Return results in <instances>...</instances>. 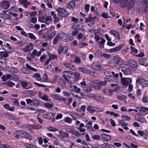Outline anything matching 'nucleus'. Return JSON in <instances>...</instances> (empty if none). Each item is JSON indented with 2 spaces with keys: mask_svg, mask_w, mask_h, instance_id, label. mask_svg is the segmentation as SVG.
I'll use <instances>...</instances> for the list:
<instances>
[{
  "mask_svg": "<svg viewBox=\"0 0 148 148\" xmlns=\"http://www.w3.org/2000/svg\"><path fill=\"white\" fill-rule=\"evenodd\" d=\"M123 60L119 57L116 56L111 59L108 63V66L113 67L117 65L120 62H123Z\"/></svg>",
  "mask_w": 148,
  "mask_h": 148,
  "instance_id": "nucleus-1",
  "label": "nucleus"
},
{
  "mask_svg": "<svg viewBox=\"0 0 148 148\" xmlns=\"http://www.w3.org/2000/svg\"><path fill=\"white\" fill-rule=\"evenodd\" d=\"M119 66L121 68L122 71L124 75H128L131 73L132 69L127 64L125 63L121 64H119Z\"/></svg>",
  "mask_w": 148,
  "mask_h": 148,
  "instance_id": "nucleus-2",
  "label": "nucleus"
},
{
  "mask_svg": "<svg viewBox=\"0 0 148 148\" xmlns=\"http://www.w3.org/2000/svg\"><path fill=\"white\" fill-rule=\"evenodd\" d=\"M73 89L71 90V94L75 97L78 98H82L84 95L82 93L80 92L81 89L77 87L76 86H73Z\"/></svg>",
  "mask_w": 148,
  "mask_h": 148,
  "instance_id": "nucleus-3",
  "label": "nucleus"
},
{
  "mask_svg": "<svg viewBox=\"0 0 148 148\" xmlns=\"http://www.w3.org/2000/svg\"><path fill=\"white\" fill-rule=\"evenodd\" d=\"M87 110L90 113H93L94 112H102L103 111V109H101L99 107H94L90 106H89L87 108Z\"/></svg>",
  "mask_w": 148,
  "mask_h": 148,
  "instance_id": "nucleus-4",
  "label": "nucleus"
},
{
  "mask_svg": "<svg viewBox=\"0 0 148 148\" xmlns=\"http://www.w3.org/2000/svg\"><path fill=\"white\" fill-rule=\"evenodd\" d=\"M139 82L143 87H145L148 86V80L138 77L136 80V84H138Z\"/></svg>",
  "mask_w": 148,
  "mask_h": 148,
  "instance_id": "nucleus-5",
  "label": "nucleus"
},
{
  "mask_svg": "<svg viewBox=\"0 0 148 148\" xmlns=\"http://www.w3.org/2000/svg\"><path fill=\"white\" fill-rule=\"evenodd\" d=\"M57 12L63 17H68L69 15V12L65 10L63 8H59L56 9Z\"/></svg>",
  "mask_w": 148,
  "mask_h": 148,
  "instance_id": "nucleus-6",
  "label": "nucleus"
},
{
  "mask_svg": "<svg viewBox=\"0 0 148 148\" xmlns=\"http://www.w3.org/2000/svg\"><path fill=\"white\" fill-rule=\"evenodd\" d=\"M16 132H18L20 134V135L21 137L29 140H31L32 139L31 135L28 132L22 130H17Z\"/></svg>",
  "mask_w": 148,
  "mask_h": 148,
  "instance_id": "nucleus-7",
  "label": "nucleus"
},
{
  "mask_svg": "<svg viewBox=\"0 0 148 148\" xmlns=\"http://www.w3.org/2000/svg\"><path fill=\"white\" fill-rule=\"evenodd\" d=\"M94 83L96 84V85L92 86L95 90H99L101 86H105L107 83L106 79L105 80L102 81H95Z\"/></svg>",
  "mask_w": 148,
  "mask_h": 148,
  "instance_id": "nucleus-8",
  "label": "nucleus"
},
{
  "mask_svg": "<svg viewBox=\"0 0 148 148\" xmlns=\"http://www.w3.org/2000/svg\"><path fill=\"white\" fill-rule=\"evenodd\" d=\"M138 110V114L140 115H145L148 114V108L146 107H139L136 108Z\"/></svg>",
  "mask_w": 148,
  "mask_h": 148,
  "instance_id": "nucleus-9",
  "label": "nucleus"
},
{
  "mask_svg": "<svg viewBox=\"0 0 148 148\" xmlns=\"http://www.w3.org/2000/svg\"><path fill=\"white\" fill-rule=\"evenodd\" d=\"M121 81L123 85L127 86L132 82V79L130 77H123L121 79Z\"/></svg>",
  "mask_w": 148,
  "mask_h": 148,
  "instance_id": "nucleus-10",
  "label": "nucleus"
},
{
  "mask_svg": "<svg viewBox=\"0 0 148 148\" xmlns=\"http://www.w3.org/2000/svg\"><path fill=\"white\" fill-rule=\"evenodd\" d=\"M91 68L97 71H100L101 69L100 64L98 62L93 63L90 66Z\"/></svg>",
  "mask_w": 148,
  "mask_h": 148,
  "instance_id": "nucleus-11",
  "label": "nucleus"
},
{
  "mask_svg": "<svg viewBox=\"0 0 148 148\" xmlns=\"http://www.w3.org/2000/svg\"><path fill=\"white\" fill-rule=\"evenodd\" d=\"M74 76V73L70 71H64L63 73V77L66 80H67L66 78H73Z\"/></svg>",
  "mask_w": 148,
  "mask_h": 148,
  "instance_id": "nucleus-12",
  "label": "nucleus"
},
{
  "mask_svg": "<svg viewBox=\"0 0 148 148\" xmlns=\"http://www.w3.org/2000/svg\"><path fill=\"white\" fill-rule=\"evenodd\" d=\"M128 65L129 66L132 70L134 69L137 66V63L136 61L134 60L130 59L129 61Z\"/></svg>",
  "mask_w": 148,
  "mask_h": 148,
  "instance_id": "nucleus-13",
  "label": "nucleus"
},
{
  "mask_svg": "<svg viewBox=\"0 0 148 148\" xmlns=\"http://www.w3.org/2000/svg\"><path fill=\"white\" fill-rule=\"evenodd\" d=\"M1 7L4 9H8L10 6L9 1H8L4 0L1 4Z\"/></svg>",
  "mask_w": 148,
  "mask_h": 148,
  "instance_id": "nucleus-14",
  "label": "nucleus"
},
{
  "mask_svg": "<svg viewBox=\"0 0 148 148\" xmlns=\"http://www.w3.org/2000/svg\"><path fill=\"white\" fill-rule=\"evenodd\" d=\"M59 134L58 136L59 138L61 139H63L64 138L69 136V134L63 130L60 131L59 132Z\"/></svg>",
  "mask_w": 148,
  "mask_h": 148,
  "instance_id": "nucleus-15",
  "label": "nucleus"
},
{
  "mask_svg": "<svg viewBox=\"0 0 148 148\" xmlns=\"http://www.w3.org/2000/svg\"><path fill=\"white\" fill-rule=\"evenodd\" d=\"M21 83L22 87L25 89H28L31 88V84L29 82L22 81Z\"/></svg>",
  "mask_w": 148,
  "mask_h": 148,
  "instance_id": "nucleus-16",
  "label": "nucleus"
},
{
  "mask_svg": "<svg viewBox=\"0 0 148 148\" xmlns=\"http://www.w3.org/2000/svg\"><path fill=\"white\" fill-rule=\"evenodd\" d=\"M62 64L66 68L73 70L75 69V66L69 62H65L62 63Z\"/></svg>",
  "mask_w": 148,
  "mask_h": 148,
  "instance_id": "nucleus-17",
  "label": "nucleus"
},
{
  "mask_svg": "<svg viewBox=\"0 0 148 148\" xmlns=\"http://www.w3.org/2000/svg\"><path fill=\"white\" fill-rule=\"evenodd\" d=\"M50 96L55 99L59 101H65L66 99V98H65L64 99L61 97L59 96L58 95L51 94Z\"/></svg>",
  "mask_w": 148,
  "mask_h": 148,
  "instance_id": "nucleus-18",
  "label": "nucleus"
},
{
  "mask_svg": "<svg viewBox=\"0 0 148 148\" xmlns=\"http://www.w3.org/2000/svg\"><path fill=\"white\" fill-rule=\"evenodd\" d=\"M111 139V137L109 135L102 134L101 135V139L105 141L110 140Z\"/></svg>",
  "mask_w": 148,
  "mask_h": 148,
  "instance_id": "nucleus-19",
  "label": "nucleus"
},
{
  "mask_svg": "<svg viewBox=\"0 0 148 148\" xmlns=\"http://www.w3.org/2000/svg\"><path fill=\"white\" fill-rule=\"evenodd\" d=\"M76 5V2L71 0L67 3L66 7L70 10H73Z\"/></svg>",
  "mask_w": 148,
  "mask_h": 148,
  "instance_id": "nucleus-20",
  "label": "nucleus"
},
{
  "mask_svg": "<svg viewBox=\"0 0 148 148\" xmlns=\"http://www.w3.org/2000/svg\"><path fill=\"white\" fill-rule=\"evenodd\" d=\"M69 115L71 116L73 120H76L77 119L79 118L81 116L80 114L75 112H71L69 113Z\"/></svg>",
  "mask_w": 148,
  "mask_h": 148,
  "instance_id": "nucleus-21",
  "label": "nucleus"
},
{
  "mask_svg": "<svg viewBox=\"0 0 148 148\" xmlns=\"http://www.w3.org/2000/svg\"><path fill=\"white\" fill-rule=\"evenodd\" d=\"M29 44L31 45L30 46L27 45L25 47L22 48V50L26 52L31 51L33 49L34 45L31 43H29Z\"/></svg>",
  "mask_w": 148,
  "mask_h": 148,
  "instance_id": "nucleus-22",
  "label": "nucleus"
},
{
  "mask_svg": "<svg viewBox=\"0 0 148 148\" xmlns=\"http://www.w3.org/2000/svg\"><path fill=\"white\" fill-rule=\"evenodd\" d=\"M93 97L95 100L99 102H102L104 100V97L100 95H95Z\"/></svg>",
  "mask_w": 148,
  "mask_h": 148,
  "instance_id": "nucleus-23",
  "label": "nucleus"
},
{
  "mask_svg": "<svg viewBox=\"0 0 148 148\" xmlns=\"http://www.w3.org/2000/svg\"><path fill=\"white\" fill-rule=\"evenodd\" d=\"M129 0H120V6L123 8H125L127 5Z\"/></svg>",
  "mask_w": 148,
  "mask_h": 148,
  "instance_id": "nucleus-24",
  "label": "nucleus"
},
{
  "mask_svg": "<svg viewBox=\"0 0 148 148\" xmlns=\"http://www.w3.org/2000/svg\"><path fill=\"white\" fill-rule=\"evenodd\" d=\"M139 63L140 65L148 66V60L144 58H142L139 61Z\"/></svg>",
  "mask_w": 148,
  "mask_h": 148,
  "instance_id": "nucleus-25",
  "label": "nucleus"
},
{
  "mask_svg": "<svg viewBox=\"0 0 148 148\" xmlns=\"http://www.w3.org/2000/svg\"><path fill=\"white\" fill-rule=\"evenodd\" d=\"M55 115V114L49 113L43 115V117L46 119H50L54 118Z\"/></svg>",
  "mask_w": 148,
  "mask_h": 148,
  "instance_id": "nucleus-26",
  "label": "nucleus"
},
{
  "mask_svg": "<svg viewBox=\"0 0 148 148\" xmlns=\"http://www.w3.org/2000/svg\"><path fill=\"white\" fill-rule=\"evenodd\" d=\"M128 3L127 8L128 10H130L134 7L135 4L134 1V0H131Z\"/></svg>",
  "mask_w": 148,
  "mask_h": 148,
  "instance_id": "nucleus-27",
  "label": "nucleus"
},
{
  "mask_svg": "<svg viewBox=\"0 0 148 148\" xmlns=\"http://www.w3.org/2000/svg\"><path fill=\"white\" fill-rule=\"evenodd\" d=\"M101 146L102 148H115L114 145L106 143L101 144Z\"/></svg>",
  "mask_w": 148,
  "mask_h": 148,
  "instance_id": "nucleus-28",
  "label": "nucleus"
},
{
  "mask_svg": "<svg viewBox=\"0 0 148 148\" xmlns=\"http://www.w3.org/2000/svg\"><path fill=\"white\" fill-rule=\"evenodd\" d=\"M40 103V101L36 99H32V103L31 104V106H39Z\"/></svg>",
  "mask_w": 148,
  "mask_h": 148,
  "instance_id": "nucleus-29",
  "label": "nucleus"
},
{
  "mask_svg": "<svg viewBox=\"0 0 148 148\" xmlns=\"http://www.w3.org/2000/svg\"><path fill=\"white\" fill-rule=\"evenodd\" d=\"M123 45L121 44L119 45L118 47H115V48L112 49H110V52H115L116 51H118L121 49L123 47Z\"/></svg>",
  "mask_w": 148,
  "mask_h": 148,
  "instance_id": "nucleus-30",
  "label": "nucleus"
},
{
  "mask_svg": "<svg viewBox=\"0 0 148 148\" xmlns=\"http://www.w3.org/2000/svg\"><path fill=\"white\" fill-rule=\"evenodd\" d=\"M58 84L61 87L64 88L66 86V83L64 79L62 78H60L58 79Z\"/></svg>",
  "mask_w": 148,
  "mask_h": 148,
  "instance_id": "nucleus-31",
  "label": "nucleus"
},
{
  "mask_svg": "<svg viewBox=\"0 0 148 148\" xmlns=\"http://www.w3.org/2000/svg\"><path fill=\"white\" fill-rule=\"evenodd\" d=\"M32 77L35 78L37 80L41 82L42 78L41 75L39 73H36L34 74Z\"/></svg>",
  "mask_w": 148,
  "mask_h": 148,
  "instance_id": "nucleus-32",
  "label": "nucleus"
},
{
  "mask_svg": "<svg viewBox=\"0 0 148 148\" xmlns=\"http://www.w3.org/2000/svg\"><path fill=\"white\" fill-rule=\"evenodd\" d=\"M1 16L2 17V18L4 20H10L11 18V16L7 14H2Z\"/></svg>",
  "mask_w": 148,
  "mask_h": 148,
  "instance_id": "nucleus-33",
  "label": "nucleus"
},
{
  "mask_svg": "<svg viewBox=\"0 0 148 148\" xmlns=\"http://www.w3.org/2000/svg\"><path fill=\"white\" fill-rule=\"evenodd\" d=\"M106 79L107 82H117V79L114 78L113 77V76L112 75L108 76L107 77Z\"/></svg>",
  "mask_w": 148,
  "mask_h": 148,
  "instance_id": "nucleus-34",
  "label": "nucleus"
},
{
  "mask_svg": "<svg viewBox=\"0 0 148 148\" xmlns=\"http://www.w3.org/2000/svg\"><path fill=\"white\" fill-rule=\"evenodd\" d=\"M4 108L6 109L11 111H14L15 110V108L14 107H10L9 104H6L3 106Z\"/></svg>",
  "mask_w": 148,
  "mask_h": 148,
  "instance_id": "nucleus-35",
  "label": "nucleus"
},
{
  "mask_svg": "<svg viewBox=\"0 0 148 148\" xmlns=\"http://www.w3.org/2000/svg\"><path fill=\"white\" fill-rule=\"evenodd\" d=\"M95 38L96 42L99 41L100 45H103L106 41L104 39H102L101 38Z\"/></svg>",
  "mask_w": 148,
  "mask_h": 148,
  "instance_id": "nucleus-36",
  "label": "nucleus"
},
{
  "mask_svg": "<svg viewBox=\"0 0 148 148\" xmlns=\"http://www.w3.org/2000/svg\"><path fill=\"white\" fill-rule=\"evenodd\" d=\"M110 33L115 37H119L120 35L118 32L115 30H111Z\"/></svg>",
  "mask_w": 148,
  "mask_h": 148,
  "instance_id": "nucleus-37",
  "label": "nucleus"
},
{
  "mask_svg": "<svg viewBox=\"0 0 148 148\" xmlns=\"http://www.w3.org/2000/svg\"><path fill=\"white\" fill-rule=\"evenodd\" d=\"M56 31L55 30L49 31L47 33L48 37H54L56 35Z\"/></svg>",
  "mask_w": 148,
  "mask_h": 148,
  "instance_id": "nucleus-38",
  "label": "nucleus"
},
{
  "mask_svg": "<svg viewBox=\"0 0 148 148\" xmlns=\"http://www.w3.org/2000/svg\"><path fill=\"white\" fill-rule=\"evenodd\" d=\"M9 56L8 53L4 51L0 52V58L2 59L3 58L7 57Z\"/></svg>",
  "mask_w": 148,
  "mask_h": 148,
  "instance_id": "nucleus-39",
  "label": "nucleus"
},
{
  "mask_svg": "<svg viewBox=\"0 0 148 148\" xmlns=\"http://www.w3.org/2000/svg\"><path fill=\"white\" fill-rule=\"evenodd\" d=\"M121 117L122 119V120L123 121H128L131 119L130 116L125 115L121 116Z\"/></svg>",
  "mask_w": 148,
  "mask_h": 148,
  "instance_id": "nucleus-40",
  "label": "nucleus"
},
{
  "mask_svg": "<svg viewBox=\"0 0 148 148\" xmlns=\"http://www.w3.org/2000/svg\"><path fill=\"white\" fill-rule=\"evenodd\" d=\"M30 127L32 129H37L41 128L42 126L39 125H32L30 126Z\"/></svg>",
  "mask_w": 148,
  "mask_h": 148,
  "instance_id": "nucleus-41",
  "label": "nucleus"
},
{
  "mask_svg": "<svg viewBox=\"0 0 148 148\" xmlns=\"http://www.w3.org/2000/svg\"><path fill=\"white\" fill-rule=\"evenodd\" d=\"M82 88L85 92H90L92 90L91 88L88 85H86L85 87H83Z\"/></svg>",
  "mask_w": 148,
  "mask_h": 148,
  "instance_id": "nucleus-42",
  "label": "nucleus"
},
{
  "mask_svg": "<svg viewBox=\"0 0 148 148\" xmlns=\"http://www.w3.org/2000/svg\"><path fill=\"white\" fill-rule=\"evenodd\" d=\"M95 55L99 58H101L102 56V52L99 50H97L95 53Z\"/></svg>",
  "mask_w": 148,
  "mask_h": 148,
  "instance_id": "nucleus-43",
  "label": "nucleus"
},
{
  "mask_svg": "<svg viewBox=\"0 0 148 148\" xmlns=\"http://www.w3.org/2000/svg\"><path fill=\"white\" fill-rule=\"evenodd\" d=\"M51 15L53 16V18L55 19L54 20V22H57L59 20L58 18H57L56 15L55 13L53 11L51 12Z\"/></svg>",
  "mask_w": 148,
  "mask_h": 148,
  "instance_id": "nucleus-44",
  "label": "nucleus"
},
{
  "mask_svg": "<svg viewBox=\"0 0 148 148\" xmlns=\"http://www.w3.org/2000/svg\"><path fill=\"white\" fill-rule=\"evenodd\" d=\"M90 17L92 21V23H89L88 25L89 26H92L94 25L95 24V20L97 18V17L96 16L94 17H91V16Z\"/></svg>",
  "mask_w": 148,
  "mask_h": 148,
  "instance_id": "nucleus-45",
  "label": "nucleus"
},
{
  "mask_svg": "<svg viewBox=\"0 0 148 148\" xmlns=\"http://www.w3.org/2000/svg\"><path fill=\"white\" fill-rule=\"evenodd\" d=\"M79 70L84 73H87L89 72V69H85L84 67H80L79 68Z\"/></svg>",
  "mask_w": 148,
  "mask_h": 148,
  "instance_id": "nucleus-46",
  "label": "nucleus"
},
{
  "mask_svg": "<svg viewBox=\"0 0 148 148\" xmlns=\"http://www.w3.org/2000/svg\"><path fill=\"white\" fill-rule=\"evenodd\" d=\"M8 68L9 71L12 72L17 73L18 72V70L15 68L12 67H9Z\"/></svg>",
  "mask_w": 148,
  "mask_h": 148,
  "instance_id": "nucleus-47",
  "label": "nucleus"
},
{
  "mask_svg": "<svg viewBox=\"0 0 148 148\" xmlns=\"http://www.w3.org/2000/svg\"><path fill=\"white\" fill-rule=\"evenodd\" d=\"M41 99L43 101L48 102L50 101V99L46 95H44L42 96L41 97Z\"/></svg>",
  "mask_w": 148,
  "mask_h": 148,
  "instance_id": "nucleus-48",
  "label": "nucleus"
},
{
  "mask_svg": "<svg viewBox=\"0 0 148 148\" xmlns=\"http://www.w3.org/2000/svg\"><path fill=\"white\" fill-rule=\"evenodd\" d=\"M67 34L64 32H59L58 35L56 36L55 37H66Z\"/></svg>",
  "mask_w": 148,
  "mask_h": 148,
  "instance_id": "nucleus-49",
  "label": "nucleus"
},
{
  "mask_svg": "<svg viewBox=\"0 0 148 148\" xmlns=\"http://www.w3.org/2000/svg\"><path fill=\"white\" fill-rule=\"evenodd\" d=\"M65 121L67 123L71 124L72 122V119L69 117H66L64 119Z\"/></svg>",
  "mask_w": 148,
  "mask_h": 148,
  "instance_id": "nucleus-50",
  "label": "nucleus"
},
{
  "mask_svg": "<svg viewBox=\"0 0 148 148\" xmlns=\"http://www.w3.org/2000/svg\"><path fill=\"white\" fill-rule=\"evenodd\" d=\"M26 67L28 69H30L31 70L33 71L34 72H36L38 70L30 66L28 64H26Z\"/></svg>",
  "mask_w": 148,
  "mask_h": 148,
  "instance_id": "nucleus-51",
  "label": "nucleus"
},
{
  "mask_svg": "<svg viewBox=\"0 0 148 148\" xmlns=\"http://www.w3.org/2000/svg\"><path fill=\"white\" fill-rule=\"evenodd\" d=\"M47 129L53 132H55L56 131H58V129L55 127L51 126L47 127Z\"/></svg>",
  "mask_w": 148,
  "mask_h": 148,
  "instance_id": "nucleus-52",
  "label": "nucleus"
},
{
  "mask_svg": "<svg viewBox=\"0 0 148 148\" xmlns=\"http://www.w3.org/2000/svg\"><path fill=\"white\" fill-rule=\"evenodd\" d=\"M48 81V77L46 74H45L42 78L41 82H47Z\"/></svg>",
  "mask_w": 148,
  "mask_h": 148,
  "instance_id": "nucleus-53",
  "label": "nucleus"
},
{
  "mask_svg": "<svg viewBox=\"0 0 148 148\" xmlns=\"http://www.w3.org/2000/svg\"><path fill=\"white\" fill-rule=\"evenodd\" d=\"M71 134L75 136H81V134L80 133H79L77 131H76L75 130L73 129L72 131Z\"/></svg>",
  "mask_w": 148,
  "mask_h": 148,
  "instance_id": "nucleus-54",
  "label": "nucleus"
},
{
  "mask_svg": "<svg viewBox=\"0 0 148 148\" xmlns=\"http://www.w3.org/2000/svg\"><path fill=\"white\" fill-rule=\"evenodd\" d=\"M74 62L77 64H79L81 62L80 58L78 57H75L74 60Z\"/></svg>",
  "mask_w": 148,
  "mask_h": 148,
  "instance_id": "nucleus-55",
  "label": "nucleus"
},
{
  "mask_svg": "<svg viewBox=\"0 0 148 148\" xmlns=\"http://www.w3.org/2000/svg\"><path fill=\"white\" fill-rule=\"evenodd\" d=\"M75 29L77 30H81L82 28L80 24H78L77 23H75Z\"/></svg>",
  "mask_w": 148,
  "mask_h": 148,
  "instance_id": "nucleus-56",
  "label": "nucleus"
},
{
  "mask_svg": "<svg viewBox=\"0 0 148 148\" xmlns=\"http://www.w3.org/2000/svg\"><path fill=\"white\" fill-rule=\"evenodd\" d=\"M92 138L95 140H99L101 139V135H95L93 136Z\"/></svg>",
  "mask_w": 148,
  "mask_h": 148,
  "instance_id": "nucleus-57",
  "label": "nucleus"
},
{
  "mask_svg": "<svg viewBox=\"0 0 148 148\" xmlns=\"http://www.w3.org/2000/svg\"><path fill=\"white\" fill-rule=\"evenodd\" d=\"M37 51L36 49H34L32 52V54L31 55V57L32 58H34L35 57L37 54Z\"/></svg>",
  "mask_w": 148,
  "mask_h": 148,
  "instance_id": "nucleus-58",
  "label": "nucleus"
},
{
  "mask_svg": "<svg viewBox=\"0 0 148 148\" xmlns=\"http://www.w3.org/2000/svg\"><path fill=\"white\" fill-rule=\"evenodd\" d=\"M88 45L87 43L85 42H81L79 44L78 47L80 48H83L84 46H86Z\"/></svg>",
  "mask_w": 148,
  "mask_h": 148,
  "instance_id": "nucleus-59",
  "label": "nucleus"
},
{
  "mask_svg": "<svg viewBox=\"0 0 148 148\" xmlns=\"http://www.w3.org/2000/svg\"><path fill=\"white\" fill-rule=\"evenodd\" d=\"M45 17L44 16H41L38 18V21L39 22L43 23L44 22Z\"/></svg>",
  "mask_w": 148,
  "mask_h": 148,
  "instance_id": "nucleus-60",
  "label": "nucleus"
},
{
  "mask_svg": "<svg viewBox=\"0 0 148 148\" xmlns=\"http://www.w3.org/2000/svg\"><path fill=\"white\" fill-rule=\"evenodd\" d=\"M49 59H50V60L51 61V60H53L57 58V56L54 54H50L49 55Z\"/></svg>",
  "mask_w": 148,
  "mask_h": 148,
  "instance_id": "nucleus-61",
  "label": "nucleus"
},
{
  "mask_svg": "<svg viewBox=\"0 0 148 148\" xmlns=\"http://www.w3.org/2000/svg\"><path fill=\"white\" fill-rule=\"evenodd\" d=\"M119 124L122 127H123L125 126H127L128 125L127 124L125 123L124 122L121 120H120L119 121Z\"/></svg>",
  "mask_w": 148,
  "mask_h": 148,
  "instance_id": "nucleus-62",
  "label": "nucleus"
},
{
  "mask_svg": "<svg viewBox=\"0 0 148 148\" xmlns=\"http://www.w3.org/2000/svg\"><path fill=\"white\" fill-rule=\"evenodd\" d=\"M15 85V84L12 81H10L7 83V85L10 87H12Z\"/></svg>",
  "mask_w": 148,
  "mask_h": 148,
  "instance_id": "nucleus-63",
  "label": "nucleus"
},
{
  "mask_svg": "<svg viewBox=\"0 0 148 148\" xmlns=\"http://www.w3.org/2000/svg\"><path fill=\"white\" fill-rule=\"evenodd\" d=\"M7 47V49L6 50V51L10 53H11L13 51L14 49L10 46Z\"/></svg>",
  "mask_w": 148,
  "mask_h": 148,
  "instance_id": "nucleus-64",
  "label": "nucleus"
}]
</instances>
